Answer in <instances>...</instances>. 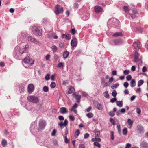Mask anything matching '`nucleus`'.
<instances>
[{
    "label": "nucleus",
    "instance_id": "obj_7",
    "mask_svg": "<svg viewBox=\"0 0 148 148\" xmlns=\"http://www.w3.org/2000/svg\"><path fill=\"white\" fill-rule=\"evenodd\" d=\"M71 44L72 46V48L76 47L77 45V40L76 38L75 37L72 38V39L71 42Z\"/></svg>",
    "mask_w": 148,
    "mask_h": 148
},
{
    "label": "nucleus",
    "instance_id": "obj_38",
    "mask_svg": "<svg viewBox=\"0 0 148 148\" xmlns=\"http://www.w3.org/2000/svg\"><path fill=\"white\" fill-rule=\"evenodd\" d=\"M32 106L30 104L27 105L26 106V109L28 110H30L32 108Z\"/></svg>",
    "mask_w": 148,
    "mask_h": 148
},
{
    "label": "nucleus",
    "instance_id": "obj_47",
    "mask_svg": "<svg viewBox=\"0 0 148 148\" xmlns=\"http://www.w3.org/2000/svg\"><path fill=\"white\" fill-rule=\"evenodd\" d=\"M109 114L110 116L113 117L114 116L115 114L114 112L110 111L109 112Z\"/></svg>",
    "mask_w": 148,
    "mask_h": 148
},
{
    "label": "nucleus",
    "instance_id": "obj_49",
    "mask_svg": "<svg viewBox=\"0 0 148 148\" xmlns=\"http://www.w3.org/2000/svg\"><path fill=\"white\" fill-rule=\"evenodd\" d=\"M116 100L117 98L116 97H114V98L111 99L110 101V102L112 103H113L116 101Z\"/></svg>",
    "mask_w": 148,
    "mask_h": 148
},
{
    "label": "nucleus",
    "instance_id": "obj_24",
    "mask_svg": "<svg viewBox=\"0 0 148 148\" xmlns=\"http://www.w3.org/2000/svg\"><path fill=\"white\" fill-rule=\"evenodd\" d=\"M17 53V51H15L14 53L13 56L16 59H20V58Z\"/></svg>",
    "mask_w": 148,
    "mask_h": 148
},
{
    "label": "nucleus",
    "instance_id": "obj_57",
    "mask_svg": "<svg viewBox=\"0 0 148 148\" xmlns=\"http://www.w3.org/2000/svg\"><path fill=\"white\" fill-rule=\"evenodd\" d=\"M56 132V129L53 130L51 133V136H55Z\"/></svg>",
    "mask_w": 148,
    "mask_h": 148
},
{
    "label": "nucleus",
    "instance_id": "obj_16",
    "mask_svg": "<svg viewBox=\"0 0 148 148\" xmlns=\"http://www.w3.org/2000/svg\"><path fill=\"white\" fill-rule=\"evenodd\" d=\"M140 147L141 148H148V144L147 142L143 141L141 143Z\"/></svg>",
    "mask_w": 148,
    "mask_h": 148
},
{
    "label": "nucleus",
    "instance_id": "obj_4",
    "mask_svg": "<svg viewBox=\"0 0 148 148\" xmlns=\"http://www.w3.org/2000/svg\"><path fill=\"white\" fill-rule=\"evenodd\" d=\"M31 29L33 34L37 36H40L42 34V30L39 29L37 27L33 26Z\"/></svg>",
    "mask_w": 148,
    "mask_h": 148
},
{
    "label": "nucleus",
    "instance_id": "obj_62",
    "mask_svg": "<svg viewBox=\"0 0 148 148\" xmlns=\"http://www.w3.org/2000/svg\"><path fill=\"white\" fill-rule=\"evenodd\" d=\"M92 109V107L91 106H89L87 109L86 110V111L87 112H90Z\"/></svg>",
    "mask_w": 148,
    "mask_h": 148
},
{
    "label": "nucleus",
    "instance_id": "obj_42",
    "mask_svg": "<svg viewBox=\"0 0 148 148\" xmlns=\"http://www.w3.org/2000/svg\"><path fill=\"white\" fill-rule=\"evenodd\" d=\"M94 145L95 146L98 147L99 148H100L101 147V145L99 143L96 142L94 143Z\"/></svg>",
    "mask_w": 148,
    "mask_h": 148
},
{
    "label": "nucleus",
    "instance_id": "obj_26",
    "mask_svg": "<svg viewBox=\"0 0 148 148\" xmlns=\"http://www.w3.org/2000/svg\"><path fill=\"white\" fill-rule=\"evenodd\" d=\"M122 36V34L121 32H117L113 34V36L114 37H117L118 36Z\"/></svg>",
    "mask_w": 148,
    "mask_h": 148
},
{
    "label": "nucleus",
    "instance_id": "obj_32",
    "mask_svg": "<svg viewBox=\"0 0 148 148\" xmlns=\"http://www.w3.org/2000/svg\"><path fill=\"white\" fill-rule=\"evenodd\" d=\"M116 104L119 107H121L123 106L122 102L121 101H117Z\"/></svg>",
    "mask_w": 148,
    "mask_h": 148
},
{
    "label": "nucleus",
    "instance_id": "obj_39",
    "mask_svg": "<svg viewBox=\"0 0 148 148\" xmlns=\"http://www.w3.org/2000/svg\"><path fill=\"white\" fill-rule=\"evenodd\" d=\"M103 95L105 97L107 98L109 97V94L107 91H106L104 92Z\"/></svg>",
    "mask_w": 148,
    "mask_h": 148
},
{
    "label": "nucleus",
    "instance_id": "obj_2",
    "mask_svg": "<svg viewBox=\"0 0 148 148\" xmlns=\"http://www.w3.org/2000/svg\"><path fill=\"white\" fill-rule=\"evenodd\" d=\"M27 99L29 102L35 103H38L40 101L38 97L32 95L28 96Z\"/></svg>",
    "mask_w": 148,
    "mask_h": 148
},
{
    "label": "nucleus",
    "instance_id": "obj_34",
    "mask_svg": "<svg viewBox=\"0 0 148 148\" xmlns=\"http://www.w3.org/2000/svg\"><path fill=\"white\" fill-rule=\"evenodd\" d=\"M25 50L24 49H23V48H21L19 50V53L21 54H22L24 53L25 52Z\"/></svg>",
    "mask_w": 148,
    "mask_h": 148
},
{
    "label": "nucleus",
    "instance_id": "obj_9",
    "mask_svg": "<svg viewBox=\"0 0 148 148\" xmlns=\"http://www.w3.org/2000/svg\"><path fill=\"white\" fill-rule=\"evenodd\" d=\"M28 41L29 42H33L36 44H37L39 43V41L36 40L34 38L32 37L31 36H29L27 37Z\"/></svg>",
    "mask_w": 148,
    "mask_h": 148
},
{
    "label": "nucleus",
    "instance_id": "obj_46",
    "mask_svg": "<svg viewBox=\"0 0 148 148\" xmlns=\"http://www.w3.org/2000/svg\"><path fill=\"white\" fill-rule=\"evenodd\" d=\"M117 93L115 90H113L112 93V95L114 97H116V96Z\"/></svg>",
    "mask_w": 148,
    "mask_h": 148
},
{
    "label": "nucleus",
    "instance_id": "obj_55",
    "mask_svg": "<svg viewBox=\"0 0 148 148\" xmlns=\"http://www.w3.org/2000/svg\"><path fill=\"white\" fill-rule=\"evenodd\" d=\"M132 76L130 75H128L126 77V79L127 81H130L132 79Z\"/></svg>",
    "mask_w": 148,
    "mask_h": 148
},
{
    "label": "nucleus",
    "instance_id": "obj_8",
    "mask_svg": "<svg viewBox=\"0 0 148 148\" xmlns=\"http://www.w3.org/2000/svg\"><path fill=\"white\" fill-rule=\"evenodd\" d=\"M34 87L33 84H29L27 87V91L29 94L32 93L34 91Z\"/></svg>",
    "mask_w": 148,
    "mask_h": 148
},
{
    "label": "nucleus",
    "instance_id": "obj_23",
    "mask_svg": "<svg viewBox=\"0 0 148 148\" xmlns=\"http://www.w3.org/2000/svg\"><path fill=\"white\" fill-rule=\"evenodd\" d=\"M75 91V89L74 88L72 87H71L68 90V91L67 92V94H69L73 92H74Z\"/></svg>",
    "mask_w": 148,
    "mask_h": 148
},
{
    "label": "nucleus",
    "instance_id": "obj_3",
    "mask_svg": "<svg viewBox=\"0 0 148 148\" xmlns=\"http://www.w3.org/2000/svg\"><path fill=\"white\" fill-rule=\"evenodd\" d=\"M107 23L108 25H111L113 26H114V25L116 26H118L120 25V23L116 18H113L109 19Z\"/></svg>",
    "mask_w": 148,
    "mask_h": 148
},
{
    "label": "nucleus",
    "instance_id": "obj_33",
    "mask_svg": "<svg viewBox=\"0 0 148 148\" xmlns=\"http://www.w3.org/2000/svg\"><path fill=\"white\" fill-rule=\"evenodd\" d=\"M93 115V114L91 112L88 113L86 114V116L89 118L92 117Z\"/></svg>",
    "mask_w": 148,
    "mask_h": 148
},
{
    "label": "nucleus",
    "instance_id": "obj_35",
    "mask_svg": "<svg viewBox=\"0 0 148 148\" xmlns=\"http://www.w3.org/2000/svg\"><path fill=\"white\" fill-rule=\"evenodd\" d=\"M144 83L143 80H140L138 81V87L142 85Z\"/></svg>",
    "mask_w": 148,
    "mask_h": 148
},
{
    "label": "nucleus",
    "instance_id": "obj_43",
    "mask_svg": "<svg viewBox=\"0 0 148 148\" xmlns=\"http://www.w3.org/2000/svg\"><path fill=\"white\" fill-rule=\"evenodd\" d=\"M123 9L126 12H128L130 10L128 7L127 6H124L123 7Z\"/></svg>",
    "mask_w": 148,
    "mask_h": 148
},
{
    "label": "nucleus",
    "instance_id": "obj_37",
    "mask_svg": "<svg viewBox=\"0 0 148 148\" xmlns=\"http://www.w3.org/2000/svg\"><path fill=\"white\" fill-rule=\"evenodd\" d=\"M43 90L44 92H48L49 91L48 87L46 86H44L43 88Z\"/></svg>",
    "mask_w": 148,
    "mask_h": 148
},
{
    "label": "nucleus",
    "instance_id": "obj_11",
    "mask_svg": "<svg viewBox=\"0 0 148 148\" xmlns=\"http://www.w3.org/2000/svg\"><path fill=\"white\" fill-rule=\"evenodd\" d=\"M68 123V120L66 119L65 120L64 122H63L62 121L58 123V125L62 129L63 128L62 127L63 126H66Z\"/></svg>",
    "mask_w": 148,
    "mask_h": 148
},
{
    "label": "nucleus",
    "instance_id": "obj_18",
    "mask_svg": "<svg viewBox=\"0 0 148 148\" xmlns=\"http://www.w3.org/2000/svg\"><path fill=\"white\" fill-rule=\"evenodd\" d=\"M138 52H136L135 53L134 55V62H136L138 61L139 59L138 58Z\"/></svg>",
    "mask_w": 148,
    "mask_h": 148
},
{
    "label": "nucleus",
    "instance_id": "obj_29",
    "mask_svg": "<svg viewBox=\"0 0 148 148\" xmlns=\"http://www.w3.org/2000/svg\"><path fill=\"white\" fill-rule=\"evenodd\" d=\"M80 134V131L79 130H76L74 136L75 138H77Z\"/></svg>",
    "mask_w": 148,
    "mask_h": 148
},
{
    "label": "nucleus",
    "instance_id": "obj_13",
    "mask_svg": "<svg viewBox=\"0 0 148 148\" xmlns=\"http://www.w3.org/2000/svg\"><path fill=\"white\" fill-rule=\"evenodd\" d=\"M94 10L97 13H99L101 12L103 10L102 8L99 6H96L95 7Z\"/></svg>",
    "mask_w": 148,
    "mask_h": 148
},
{
    "label": "nucleus",
    "instance_id": "obj_17",
    "mask_svg": "<svg viewBox=\"0 0 148 148\" xmlns=\"http://www.w3.org/2000/svg\"><path fill=\"white\" fill-rule=\"evenodd\" d=\"M62 38L65 36V38L67 40H70L71 38L70 35L68 33H66L65 34H63L62 35Z\"/></svg>",
    "mask_w": 148,
    "mask_h": 148
},
{
    "label": "nucleus",
    "instance_id": "obj_52",
    "mask_svg": "<svg viewBox=\"0 0 148 148\" xmlns=\"http://www.w3.org/2000/svg\"><path fill=\"white\" fill-rule=\"evenodd\" d=\"M130 73V71L127 70H125L123 71V73L125 75H127Z\"/></svg>",
    "mask_w": 148,
    "mask_h": 148
},
{
    "label": "nucleus",
    "instance_id": "obj_20",
    "mask_svg": "<svg viewBox=\"0 0 148 148\" xmlns=\"http://www.w3.org/2000/svg\"><path fill=\"white\" fill-rule=\"evenodd\" d=\"M114 42L115 45H117L121 44L122 43V40L121 39H117L114 40Z\"/></svg>",
    "mask_w": 148,
    "mask_h": 148
},
{
    "label": "nucleus",
    "instance_id": "obj_64",
    "mask_svg": "<svg viewBox=\"0 0 148 148\" xmlns=\"http://www.w3.org/2000/svg\"><path fill=\"white\" fill-rule=\"evenodd\" d=\"M123 85L125 87L127 88L129 85L128 83L127 82H125L124 83Z\"/></svg>",
    "mask_w": 148,
    "mask_h": 148
},
{
    "label": "nucleus",
    "instance_id": "obj_21",
    "mask_svg": "<svg viewBox=\"0 0 148 148\" xmlns=\"http://www.w3.org/2000/svg\"><path fill=\"white\" fill-rule=\"evenodd\" d=\"M69 52L66 51L63 52V57L64 58H67L69 55Z\"/></svg>",
    "mask_w": 148,
    "mask_h": 148
},
{
    "label": "nucleus",
    "instance_id": "obj_6",
    "mask_svg": "<svg viewBox=\"0 0 148 148\" xmlns=\"http://www.w3.org/2000/svg\"><path fill=\"white\" fill-rule=\"evenodd\" d=\"M133 46L135 49L138 50L140 48L141 45L140 42L138 40L135 41L133 43Z\"/></svg>",
    "mask_w": 148,
    "mask_h": 148
},
{
    "label": "nucleus",
    "instance_id": "obj_48",
    "mask_svg": "<svg viewBox=\"0 0 148 148\" xmlns=\"http://www.w3.org/2000/svg\"><path fill=\"white\" fill-rule=\"evenodd\" d=\"M50 76L49 74H47L46 75L45 79L46 80H48L50 79Z\"/></svg>",
    "mask_w": 148,
    "mask_h": 148
},
{
    "label": "nucleus",
    "instance_id": "obj_63",
    "mask_svg": "<svg viewBox=\"0 0 148 148\" xmlns=\"http://www.w3.org/2000/svg\"><path fill=\"white\" fill-rule=\"evenodd\" d=\"M79 6L78 4L76 3H75L74 4V7L75 8H77Z\"/></svg>",
    "mask_w": 148,
    "mask_h": 148
},
{
    "label": "nucleus",
    "instance_id": "obj_10",
    "mask_svg": "<svg viewBox=\"0 0 148 148\" xmlns=\"http://www.w3.org/2000/svg\"><path fill=\"white\" fill-rule=\"evenodd\" d=\"M46 123L45 121L43 120H40L39 123V127L41 130H42L45 127Z\"/></svg>",
    "mask_w": 148,
    "mask_h": 148
},
{
    "label": "nucleus",
    "instance_id": "obj_54",
    "mask_svg": "<svg viewBox=\"0 0 148 148\" xmlns=\"http://www.w3.org/2000/svg\"><path fill=\"white\" fill-rule=\"evenodd\" d=\"M70 32L71 33L72 35H74L75 33V29L74 28L72 29Z\"/></svg>",
    "mask_w": 148,
    "mask_h": 148
},
{
    "label": "nucleus",
    "instance_id": "obj_53",
    "mask_svg": "<svg viewBox=\"0 0 148 148\" xmlns=\"http://www.w3.org/2000/svg\"><path fill=\"white\" fill-rule=\"evenodd\" d=\"M136 112L138 114H140L141 112V110L138 107L136 109Z\"/></svg>",
    "mask_w": 148,
    "mask_h": 148
},
{
    "label": "nucleus",
    "instance_id": "obj_58",
    "mask_svg": "<svg viewBox=\"0 0 148 148\" xmlns=\"http://www.w3.org/2000/svg\"><path fill=\"white\" fill-rule=\"evenodd\" d=\"M131 146L132 145L130 143H127L126 144L125 148H130Z\"/></svg>",
    "mask_w": 148,
    "mask_h": 148
},
{
    "label": "nucleus",
    "instance_id": "obj_60",
    "mask_svg": "<svg viewBox=\"0 0 148 148\" xmlns=\"http://www.w3.org/2000/svg\"><path fill=\"white\" fill-rule=\"evenodd\" d=\"M89 134L87 133H86L84 136V139H86L89 137Z\"/></svg>",
    "mask_w": 148,
    "mask_h": 148
},
{
    "label": "nucleus",
    "instance_id": "obj_28",
    "mask_svg": "<svg viewBox=\"0 0 148 148\" xmlns=\"http://www.w3.org/2000/svg\"><path fill=\"white\" fill-rule=\"evenodd\" d=\"M89 14L87 13L86 15L84 16L83 17V19L84 20H88L89 18Z\"/></svg>",
    "mask_w": 148,
    "mask_h": 148
},
{
    "label": "nucleus",
    "instance_id": "obj_36",
    "mask_svg": "<svg viewBox=\"0 0 148 148\" xmlns=\"http://www.w3.org/2000/svg\"><path fill=\"white\" fill-rule=\"evenodd\" d=\"M51 49L53 52H55L57 50V48L55 45H53L51 47Z\"/></svg>",
    "mask_w": 148,
    "mask_h": 148
},
{
    "label": "nucleus",
    "instance_id": "obj_41",
    "mask_svg": "<svg viewBox=\"0 0 148 148\" xmlns=\"http://www.w3.org/2000/svg\"><path fill=\"white\" fill-rule=\"evenodd\" d=\"M56 83L54 82H52L50 85V87L51 88H54L56 87Z\"/></svg>",
    "mask_w": 148,
    "mask_h": 148
},
{
    "label": "nucleus",
    "instance_id": "obj_51",
    "mask_svg": "<svg viewBox=\"0 0 148 148\" xmlns=\"http://www.w3.org/2000/svg\"><path fill=\"white\" fill-rule=\"evenodd\" d=\"M110 134H111V139L112 140H114V133L113 132L111 131L110 132Z\"/></svg>",
    "mask_w": 148,
    "mask_h": 148
},
{
    "label": "nucleus",
    "instance_id": "obj_61",
    "mask_svg": "<svg viewBox=\"0 0 148 148\" xmlns=\"http://www.w3.org/2000/svg\"><path fill=\"white\" fill-rule=\"evenodd\" d=\"M114 40H112L110 41V44L112 45H115V44L114 42Z\"/></svg>",
    "mask_w": 148,
    "mask_h": 148
},
{
    "label": "nucleus",
    "instance_id": "obj_12",
    "mask_svg": "<svg viewBox=\"0 0 148 148\" xmlns=\"http://www.w3.org/2000/svg\"><path fill=\"white\" fill-rule=\"evenodd\" d=\"M73 97L75 98L77 102L79 103V102L81 97L80 95H77L76 94V93H74L73 94Z\"/></svg>",
    "mask_w": 148,
    "mask_h": 148
},
{
    "label": "nucleus",
    "instance_id": "obj_44",
    "mask_svg": "<svg viewBox=\"0 0 148 148\" xmlns=\"http://www.w3.org/2000/svg\"><path fill=\"white\" fill-rule=\"evenodd\" d=\"M77 107V105L76 104V103H75V104H74L73 107L72 108H71L70 110V111H72L73 109H75V108H76Z\"/></svg>",
    "mask_w": 148,
    "mask_h": 148
},
{
    "label": "nucleus",
    "instance_id": "obj_50",
    "mask_svg": "<svg viewBox=\"0 0 148 148\" xmlns=\"http://www.w3.org/2000/svg\"><path fill=\"white\" fill-rule=\"evenodd\" d=\"M110 121L113 125H115V121L113 118H110Z\"/></svg>",
    "mask_w": 148,
    "mask_h": 148
},
{
    "label": "nucleus",
    "instance_id": "obj_59",
    "mask_svg": "<svg viewBox=\"0 0 148 148\" xmlns=\"http://www.w3.org/2000/svg\"><path fill=\"white\" fill-rule=\"evenodd\" d=\"M69 118L70 120L72 121H73L74 120L75 118L74 116L73 115H70L69 116Z\"/></svg>",
    "mask_w": 148,
    "mask_h": 148
},
{
    "label": "nucleus",
    "instance_id": "obj_22",
    "mask_svg": "<svg viewBox=\"0 0 148 148\" xmlns=\"http://www.w3.org/2000/svg\"><path fill=\"white\" fill-rule=\"evenodd\" d=\"M136 83L135 80L134 79H132L130 83V85L132 87H134L136 85Z\"/></svg>",
    "mask_w": 148,
    "mask_h": 148
},
{
    "label": "nucleus",
    "instance_id": "obj_19",
    "mask_svg": "<svg viewBox=\"0 0 148 148\" xmlns=\"http://www.w3.org/2000/svg\"><path fill=\"white\" fill-rule=\"evenodd\" d=\"M136 14H137V12L135 10H133L132 14H130L132 18H135Z\"/></svg>",
    "mask_w": 148,
    "mask_h": 148
},
{
    "label": "nucleus",
    "instance_id": "obj_31",
    "mask_svg": "<svg viewBox=\"0 0 148 148\" xmlns=\"http://www.w3.org/2000/svg\"><path fill=\"white\" fill-rule=\"evenodd\" d=\"M1 144L3 147H5L7 145V141L6 140L3 139L1 141Z\"/></svg>",
    "mask_w": 148,
    "mask_h": 148
},
{
    "label": "nucleus",
    "instance_id": "obj_25",
    "mask_svg": "<svg viewBox=\"0 0 148 148\" xmlns=\"http://www.w3.org/2000/svg\"><path fill=\"white\" fill-rule=\"evenodd\" d=\"M96 107L98 110H102L103 108V106L100 104L99 103H97Z\"/></svg>",
    "mask_w": 148,
    "mask_h": 148
},
{
    "label": "nucleus",
    "instance_id": "obj_56",
    "mask_svg": "<svg viewBox=\"0 0 148 148\" xmlns=\"http://www.w3.org/2000/svg\"><path fill=\"white\" fill-rule=\"evenodd\" d=\"M127 132V128L124 129L123 130V134L124 135H125Z\"/></svg>",
    "mask_w": 148,
    "mask_h": 148
},
{
    "label": "nucleus",
    "instance_id": "obj_27",
    "mask_svg": "<svg viewBox=\"0 0 148 148\" xmlns=\"http://www.w3.org/2000/svg\"><path fill=\"white\" fill-rule=\"evenodd\" d=\"M127 123L128 124L130 125V129L131 127V126L133 124V121L131 119H129L127 120Z\"/></svg>",
    "mask_w": 148,
    "mask_h": 148
},
{
    "label": "nucleus",
    "instance_id": "obj_45",
    "mask_svg": "<svg viewBox=\"0 0 148 148\" xmlns=\"http://www.w3.org/2000/svg\"><path fill=\"white\" fill-rule=\"evenodd\" d=\"M64 66V63L63 62H60L58 65L57 67H63Z\"/></svg>",
    "mask_w": 148,
    "mask_h": 148
},
{
    "label": "nucleus",
    "instance_id": "obj_30",
    "mask_svg": "<svg viewBox=\"0 0 148 148\" xmlns=\"http://www.w3.org/2000/svg\"><path fill=\"white\" fill-rule=\"evenodd\" d=\"M94 132L95 134V137L100 136V132L99 131L95 130Z\"/></svg>",
    "mask_w": 148,
    "mask_h": 148
},
{
    "label": "nucleus",
    "instance_id": "obj_5",
    "mask_svg": "<svg viewBox=\"0 0 148 148\" xmlns=\"http://www.w3.org/2000/svg\"><path fill=\"white\" fill-rule=\"evenodd\" d=\"M54 12L56 15H58L60 13H62L63 12V8L60 5H57L55 7Z\"/></svg>",
    "mask_w": 148,
    "mask_h": 148
},
{
    "label": "nucleus",
    "instance_id": "obj_40",
    "mask_svg": "<svg viewBox=\"0 0 148 148\" xmlns=\"http://www.w3.org/2000/svg\"><path fill=\"white\" fill-rule=\"evenodd\" d=\"M117 128L118 132L120 134L121 132V128L120 125L119 124H118L117 125Z\"/></svg>",
    "mask_w": 148,
    "mask_h": 148
},
{
    "label": "nucleus",
    "instance_id": "obj_15",
    "mask_svg": "<svg viewBox=\"0 0 148 148\" xmlns=\"http://www.w3.org/2000/svg\"><path fill=\"white\" fill-rule=\"evenodd\" d=\"M59 112L61 114H67L68 113V111L65 107H62L60 108Z\"/></svg>",
    "mask_w": 148,
    "mask_h": 148
},
{
    "label": "nucleus",
    "instance_id": "obj_1",
    "mask_svg": "<svg viewBox=\"0 0 148 148\" xmlns=\"http://www.w3.org/2000/svg\"><path fill=\"white\" fill-rule=\"evenodd\" d=\"M23 65L25 67L27 68L33 64L34 61L30 57L28 56L25 58L23 60Z\"/></svg>",
    "mask_w": 148,
    "mask_h": 148
},
{
    "label": "nucleus",
    "instance_id": "obj_14",
    "mask_svg": "<svg viewBox=\"0 0 148 148\" xmlns=\"http://www.w3.org/2000/svg\"><path fill=\"white\" fill-rule=\"evenodd\" d=\"M137 129L138 133L142 134L144 133V129L142 126L138 125L137 127Z\"/></svg>",
    "mask_w": 148,
    "mask_h": 148
}]
</instances>
